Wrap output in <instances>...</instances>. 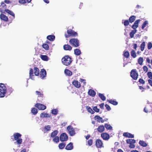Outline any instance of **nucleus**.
Returning a JSON list of instances; mask_svg holds the SVG:
<instances>
[{
    "label": "nucleus",
    "instance_id": "nucleus-1",
    "mask_svg": "<svg viewBox=\"0 0 152 152\" xmlns=\"http://www.w3.org/2000/svg\"><path fill=\"white\" fill-rule=\"evenodd\" d=\"M61 61L63 64L66 66L70 65L72 61V58L68 55L65 56L62 58Z\"/></svg>",
    "mask_w": 152,
    "mask_h": 152
},
{
    "label": "nucleus",
    "instance_id": "nucleus-2",
    "mask_svg": "<svg viewBox=\"0 0 152 152\" xmlns=\"http://www.w3.org/2000/svg\"><path fill=\"white\" fill-rule=\"evenodd\" d=\"M7 88L3 83H0V98L4 97L7 92Z\"/></svg>",
    "mask_w": 152,
    "mask_h": 152
},
{
    "label": "nucleus",
    "instance_id": "nucleus-3",
    "mask_svg": "<svg viewBox=\"0 0 152 152\" xmlns=\"http://www.w3.org/2000/svg\"><path fill=\"white\" fill-rule=\"evenodd\" d=\"M13 136L15 140L16 141L15 143L19 145L21 144L22 142V139L21 138V135L18 133H16L14 134Z\"/></svg>",
    "mask_w": 152,
    "mask_h": 152
},
{
    "label": "nucleus",
    "instance_id": "nucleus-4",
    "mask_svg": "<svg viewBox=\"0 0 152 152\" xmlns=\"http://www.w3.org/2000/svg\"><path fill=\"white\" fill-rule=\"evenodd\" d=\"M67 33L65 34V36L66 38H67L70 37H77L78 36L77 33L71 29H69L67 30Z\"/></svg>",
    "mask_w": 152,
    "mask_h": 152
},
{
    "label": "nucleus",
    "instance_id": "nucleus-5",
    "mask_svg": "<svg viewBox=\"0 0 152 152\" xmlns=\"http://www.w3.org/2000/svg\"><path fill=\"white\" fill-rule=\"evenodd\" d=\"M69 42L71 45L75 47H77L80 45L79 41L77 39H71Z\"/></svg>",
    "mask_w": 152,
    "mask_h": 152
},
{
    "label": "nucleus",
    "instance_id": "nucleus-6",
    "mask_svg": "<svg viewBox=\"0 0 152 152\" xmlns=\"http://www.w3.org/2000/svg\"><path fill=\"white\" fill-rule=\"evenodd\" d=\"M130 76L134 80H136L137 79L138 74L136 69H133L131 71Z\"/></svg>",
    "mask_w": 152,
    "mask_h": 152
},
{
    "label": "nucleus",
    "instance_id": "nucleus-7",
    "mask_svg": "<svg viewBox=\"0 0 152 152\" xmlns=\"http://www.w3.org/2000/svg\"><path fill=\"white\" fill-rule=\"evenodd\" d=\"M67 130L68 131L69 134L70 136H73L75 134V132L72 126L70 125L67 127Z\"/></svg>",
    "mask_w": 152,
    "mask_h": 152
},
{
    "label": "nucleus",
    "instance_id": "nucleus-8",
    "mask_svg": "<svg viewBox=\"0 0 152 152\" xmlns=\"http://www.w3.org/2000/svg\"><path fill=\"white\" fill-rule=\"evenodd\" d=\"M95 145L97 148H101L103 147V143L100 139H96V140Z\"/></svg>",
    "mask_w": 152,
    "mask_h": 152
},
{
    "label": "nucleus",
    "instance_id": "nucleus-9",
    "mask_svg": "<svg viewBox=\"0 0 152 152\" xmlns=\"http://www.w3.org/2000/svg\"><path fill=\"white\" fill-rule=\"evenodd\" d=\"M60 138V141L61 142H63L67 140L68 137L66 133H63L61 134Z\"/></svg>",
    "mask_w": 152,
    "mask_h": 152
},
{
    "label": "nucleus",
    "instance_id": "nucleus-10",
    "mask_svg": "<svg viewBox=\"0 0 152 152\" xmlns=\"http://www.w3.org/2000/svg\"><path fill=\"white\" fill-rule=\"evenodd\" d=\"M35 107L40 110H44L46 108V107L45 105L40 103L36 104L35 105Z\"/></svg>",
    "mask_w": 152,
    "mask_h": 152
},
{
    "label": "nucleus",
    "instance_id": "nucleus-11",
    "mask_svg": "<svg viewBox=\"0 0 152 152\" xmlns=\"http://www.w3.org/2000/svg\"><path fill=\"white\" fill-rule=\"evenodd\" d=\"M101 137L104 140H108L110 138L109 135L106 133H103L101 134Z\"/></svg>",
    "mask_w": 152,
    "mask_h": 152
},
{
    "label": "nucleus",
    "instance_id": "nucleus-12",
    "mask_svg": "<svg viewBox=\"0 0 152 152\" xmlns=\"http://www.w3.org/2000/svg\"><path fill=\"white\" fill-rule=\"evenodd\" d=\"M94 118L95 120L99 123L101 122L102 123H103L104 121V120H103L102 118L99 115H95L94 116Z\"/></svg>",
    "mask_w": 152,
    "mask_h": 152
},
{
    "label": "nucleus",
    "instance_id": "nucleus-13",
    "mask_svg": "<svg viewBox=\"0 0 152 152\" xmlns=\"http://www.w3.org/2000/svg\"><path fill=\"white\" fill-rule=\"evenodd\" d=\"M140 21V19L137 20L132 25V28L134 30H136V29L138 27L139 23Z\"/></svg>",
    "mask_w": 152,
    "mask_h": 152
},
{
    "label": "nucleus",
    "instance_id": "nucleus-14",
    "mask_svg": "<svg viewBox=\"0 0 152 152\" xmlns=\"http://www.w3.org/2000/svg\"><path fill=\"white\" fill-rule=\"evenodd\" d=\"M46 72L44 69H42L40 72V77L42 79H43L46 76Z\"/></svg>",
    "mask_w": 152,
    "mask_h": 152
},
{
    "label": "nucleus",
    "instance_id": "nucleus-15",
    "mask_svg": "<svg viewBox=\"0 0 152 152\" xmlns=\"http://www.w3.org/2000/svg\"><path fill=\"white\" fill-rule=\"evenodd\" d=\"M72 84L76 88H79L80 87V82L77 80H74L72 82Z\"/></svg>",
    "mask_w": 152,
    "mask_h": 152
},
{
    "label": "nucleus",
    "instance_id": "nucleus-16",
    "mask_svg": "<svg viewBox=\"0 0 152 152\" xmlns=\"http://www.w3.org/2000/svg\"><path fill=\"white\" fill-rule=\"evenodd\" d=\"M50 115L46 113L43 112L40 114V117L42 118H50Z\"/></svg>",
    "mask_w": 152,
    "mask_h": 152
},
{
    "label": "nucleus",
    "instance_id": "nucleus-17",
    "mask_svg": "<svg viewBox=\"0 0 152 152\" xmlns=\"http://www.w3.org/2000/svg\"><path fill=\"white\" fill-rule=\"evenodd\" d=\"M123 136L126 137L131 138L134 137V135L133 134L127 132L124 133L123 134Z\"/></svg>",
    "mask_w": 152,
    "mask_h": 152
},
{
    "label": "nucleus",
    "instance_id": "nucleus-18",
    "mask_svg": "<svg viewBox=\"0 0 152 152\" xmlns=\"http://www.w3.org/2000/svg\"><path fill=\"white\" fill-rule=\"evenodd\" d=\"M88 94L92 97L94 96L96 94V92L92 89H90L88 92Z\"/></svg>",
    "mask_w": 152,
    "mask_h": 152
},
{
    "label": "nucleus",
    "instance_id": "nucleus-19",
    "mask_svg": "<svg viewBox=\"0 0 152 152\" xmlns=\"http://www.w3.org/2000/svg\"><path fill=\"white\" fill-rule=\"evenodd\" d=\"M0 18L1 20L6 22H7L8 21V17L3 14H1Z\"/></svg>",
    "mask_w": 152,
    "mask_h": 152
},
{
    "label": "nucleus",
    "instance_id": "nucleus-20",
    "mask_svg": "<svg viewBox=\"0 0 152 152\" xmlns=\"http://www.w3.org/2000/svg\"><path fill=\"white\" fill-rule=\"evenodd\" d=\"M63 48L65 50L70 51L72 50V47L69 45H65L63 46Z\"/></svg>",
    "mask_w": 152,
    "mask_h": 152
},
{
    "label": "nucleus",
    "instance_id": "nucleus-21",
    "mask_svg": "<svg viewBox=\"0 0 152 152\" xmlns=\"http://www.w3.org/2000/svg\"><path fill=\"white\" fill-rule=\"evenodd\" d=\"M4 11L6 12L9 14L11 15L13 17V18L14 19L15 18V15L14 13L11 11L7 9H5Z\"/></svg>",
    "mask_w": 152,
    "mask_h": 152
},
{
    "label": "nucleus",
    "instance_id": "nucleus-22",
    "mask_svg": "<svg viewBox=\"0 0 152 152\" xmlns=\"http://www.w3.org/2000/svg\"><path fill=\"white\" fill-rule=\"evenodd\" d=\"M4 11L6 12L9 14L11 15L13 17V18L14 19L15 18V15L14 13L11 11L7 9H5Z\"/></svg>",
    "mask_w": 152,
    "mask_h": 152
},
{
    "label": "nucleus",
    "instance_id": "nucleus-23",
    "mask_svg": "<svg viewBox=\"0 0 152 152\" xmlns=\"http://www.w3.org/2000/svg\"><path fill=\"white\" fill-rule=\"evenodd\" d=\"M4 11L6 12L9 14L11 15L13 17V18L14 19L15 18V15L14 13L11 11L7 9H5Z\"/></svg>",
    "mask_w": 152,
    "mask_h": 152
},
{
    "label": "nucleus",
    "instance_id": "nucleus-24",
    "mask_svg": "<svg viewBox=\"0 0 152 152\" xmlns=\"http://www.w3.org/2000/svg\"><path fill=\"white\" fill-rule=\"evenodd\" d=\"M34 70L35 75L36 76H38L39 74V69L37 67H34Z\"/></svg>",
    "mask_w": 152,
    "mask_h": 152
},
{
    "label": "nucleus",
    "instance_id": "nucleus-25",
    "mask_svg": "<svg viewBox=\"0 0 152 152\" xmlns=\"http://www.w3.org/2000/svg\"><path fill=\"white\" fill-rule=\"evenodd\" d=\"M105 129L104 126L103 125L99 126L97 128V130L100 133L103 132L104 130Z\"/></svg>",
    "mask_w": 152,
    "mask_h": 152
},
{
    "label": "nucleus",
    "instance_id": "nucleus-26",
    "mask_svg": "<svg viewBox=\"0 0 152 152\" xmlns=\"http://www.w3.org/2000/svg\"><path fill=\"white\" fill-rule=\"evenodd\" d=\"M73 148V144L72 142H70L66 146L65 149L67 150H71Z\"/></svg>",
    "mask_w": 152,
    "mask_h": 152
},
{
    "label": "nucleus",
    "instance_id": "nucleus-27",
    "mask_svg": "<svg viewBox=\"0 0 152 152\" xmlns=\"http://www.w3.org/2000/svg\"><path fill=\"white\" fill-rule=\"evenodd\" d=\"M107 102H108L109 103L112 104L114 105H117L118 104V102L112 99L109 100L107 99Z\"/></svg>",
    "mask_w": 152,
    "mask_h": 152
},
{
    "label": "nucleus",
    "instance_id": "nucleus-28",
    "mask_svg": "<svg viewBox=\"0 0 152 152\" xmlns=\"http://www.w3.org/2000/svg\"><path fill=\"white\" fill-rule=\"evenodd\" d=\"M64 73L67 75L68 76H71L72 75V72L68 69H65Z\"/></svg>",
    "mask_w": 152,
    "mask_h": 152
},
{
    "label": "nucleus",
    "instance_id": "nucleus-29",
    "mask_svg": "<svg viewBox=\"0 0 152 152\" xmlns=\"http://www.w3.org/2000/svg\"><path fill=\"white\" fill-rule=\"evenodd\" d=\"M0 7H1V8H0V12H3L2 8H3L5 9H6V8H7L6 5L4 2H1Z\"/></svg>",
    "mask_w": 152,
    "mask_h": 152
},
{
    "label": "nucleus",
    "instance_id": "nucleus-30",
    "mask_svg": "<svg viewBox=\"0 0 152 152\" xmlns=\"http://www.w3.org/2000/svg\"><path fill=\"white\" fill-rule=\"evenodd\" d=\"M47 38L49 40L53 41L55 39V36L53 35H49L47 37Z\"/></svg>",
    "mask_w": 152,
    "mask_h": 152
},
{
    "label": "nucleus",
    "instance_id": "nucleus-31",
    "mask_svg": "<svg viewBox=\"0 0 152 152\" xmlns=\"http://www.w3.org/2000/svg\"><path fill=\"white\" fill-rule=\"evenodd\" d=\"M136 17L134 15L131 16L129 18V21L130 23H132L135 20Z\"/></svg>",
    "mask_w": 152,
    "mask_h": 152
},
{
    "label": "nucleus",
    "instance_id": "nucleus-32",
    "mask_svg": "<svg viewBox=\"0 0 152 152\" xmlns=\"http://www.w3.org/2000/svg\"><path fill=\"white\" fill-rule=\"evenodd\" d=\"M126 143L130 144H134L135 143V140L134 139H127L126 140Z\"/></svg>",
    "mask_w": 152,
    "mask_h": 152
},
{
    "label": "nucleus",
    "instance_id": "nucleus-33",
    "mask_svg": "<svg viewBox=\"0 0 152 152\" xmlns=\"http://www.w3.org/2000/svg\"><path fill=\"white\" fill-rule=\"evenodd\" d=\"M41 59L44 61H48V57L46 55H41L40 56Z\"/></svg>",
    "mask_w": 152,
    "mask_h": 152
},
{
    "label": "nucleus",
    "instance_id": "nucleus-34",
    "mask_svg": "<svg viewBox=\"0 0 152 152\" xmlns=\"http://www.w3.org/2000/svg\"><path fill=\"white\" fill-rule=\"evenodd\" d=\"M81 51L79 49L77 48L74 50V53L75 55L79 56L81 54Z\"/></svg>",
    "mask_w": 152,
    "mask_h": 152
},
{
    "label": "nucleus",
    "instance_id": "nucleus-35",
    "mask_svg": "<svg viewBox=\"0 0 152 152\" xmlns=\"http://www.w3.org/2000/svg\"><path fill=\"white\" fill-rule=\"evenodd\" d=\"M137 30H132V31L130 33V36L131 38L134 37V35L137 32Z\"/></svg>",
    "mask_w": 152,
    "mask_h": 152
},
{
    "label": "nucleus",
    "instance_id": "nucleus-36",
    "mask_svg": "<svg viewBox=\"0 0 152 152\" xmlns=\"http://www.w3.org/2000/svg\"><path fill=\"white\" fill-rule=\"evenodd\" d=\"M33 74L34 73L33 69L32 68L30 69L29 70V77L32 79H33V77L34 76Z\"/></svg>",
    "mask_w": 152,
    "mask_h": 152
},
{
    "label": "nucleus",
    "instance_id": "nucleus-37",
    "mask_svg": "<svg viewBox=\"0 0 152 152\" xmlns=\"http://www.w3.org/2000/svg\"><path fill=\"white\" fill-rule=\"evenodd\" d=\"M139 144L143 147H146L147 146V144L144 141L142 140H140L139 142Z\"/></svg>",
    "mask_w": 152,
    "mask_h": 152
},
{
    "label": "nucleus",
    "instance_id": "nucleus-38",
    "mask_svg": "<svg viewBox=\"0 0 152 152\" xmlns=\"http://www.w3.org/2000/svg\"><path fill=\"white\" fill-rule=\"evenodd\" d=\"M58 133V131L57 130H55L51 134V137H56V136L57 134Z\"/></svg>",
    "mask_w": 152,
    "mask_h": 152
},
{
    "label": "nucleus",
    "instance_id": "nucleus-39",
    "mask_svg": "<svg viewBox=\"0 0 152 152\" xmlns=\"http://www.w3.org/2000/svg\"><path fill=\"white\" fill-rule=\"evenodd\" d=\"M123 56L126 58H128L129 56V53L128 51H124V52Z\"/></svg>",
    "mask_w": 152,
    "mask_h": 152
},
{
    "label": "nucleus",
    "instance_id": "nucleus-40",
    "mask_svg": "<svg viewBox=\"0 0 152 152\" xmlns=\"http://www.w3.org/2000/svg\"><path fill=\"white\" fill-rule=\"evenodd\" d=\"M66 144L64 142H61L59 144L58 147L60 149H63L65 147Z\"/></svg>",
    "mask_w": 152,
    "mask_h": 152
},
{
    "label": "nucleus",
    "instance_id": "nucleus-41",
    "mask_svg": "<svg viewBox=\"0 0 152 152\" xmlns=\"http://www.w3.org/2000/svg\"><path fill=\"white\" fill-rule=\"evenodd\" d=\"M99 96L102 100L104 101L106 100V98L103 94L99 93Z\"/></svg>",
    "mask_w": 152,
    "mask_h": 152
},
{
    "label": "nucleus",
    "instance_id": "nucleus-42",
    "mask_svg": "<svg viewBox=\"0 0 152 152\" xmlns=\"http://www.w3.org/2000/svg\"><path fill=\"white\" fill-rule=\"evenodd\" d=\"M42 47L45 50H48L49 49V46L47 44H43L42 45Z\"/></svg>",
    "mask_w": 152,
    "mask_h": 152
},
{
    "label": "nucleus",
    "instance_id": "nucleus-43",
    "mask_svg": "<svg viewBox=\"0 0 152 152\" xmlns=\"http://www.w3.org/2000/svg\"><path fill=\"white\" fill-rule=\"evenodd\" d=\"M104 126L105 128L107 130H110L112 129V127L110 125L107 124H105Z\"/></svg>",
    "mask_w": 152,
    "mask_h": 152
},
{
    "label": "nucleus",
    "instance_id": "nucleus-44",
    "mask_svg": "<svg viewBox=\"0 0 152 152\" xmlns=\"http://www.w3.org/2000/svg\"><path fill=\"white\" fill-rule=\"evenodd\" d=\"M86 108L88 111L89 112L92 114H93L94 113V112L92 110V109L90 107L87 106Z\"/></svg>",
    "mask_w": 152,
    "mask_h": 152
},
{
    "label": "nucleus",
    "instance_id": "nucleus-45",
    "mask_svg": "<svg viewBox=\"0 0 152 152\" xmlns=\"http://www.w3.org/2000/svg\"><path fill=\"white\" fill-rule=\"evenodd\" d=\"M148 24V22L147 20H145L142 24V29H144V28Z\"/></svg>",
    "mask_w": 152,
    "mask_h": 152
},
{
    "label": "nucleus",
    "instance_id": "nucleus-46",
    "mask_svg": "<svg viewBox=\"0 0 152 152\" xmlns=\"http://www.w3.org/2000/svg\"><path fill=\"white\" fill-rule=\"evenodd\" d=\"M131 54L132 57L133 58H135L136 56V54L135 51L134 50H132L131 52Z\"/></svg>",
    "mask_w": 152,
    "mask_h": 152
},
{
    "label": "nucleus",
    "instance_id": "nucleus-47",
    "mask_svg": "<svg viewBox=\"0 0 152 152\" xmlns=\"http://www.w3.org/2000/svg\"><path fill=\"white\" fill-rule=\"evenodd\" d=\"M145 46V42H142L140 45V49L141 51H142L144 50Z\"/></svg>",
    "mask_w": 152,
    "mask_h": 152
},
{
    "label": "nucleus",
    "instance_id": "nucleus-48",
    "mask_svg": "<svg viewBox=\"0 0 152 152\" xmlns=\"http://www.w3.org/2000/svg\"><path fill=\"white\" fill-rule=\"evenodd\" d=\"M138 62L139 64L142 65L143 62V59L142 57H140L138 59Z\"/></svg>",
    "mask_w": 152,
    "mask_h": 152
},
{
    "label": "nucleus",
    "instance_id": "nucleus-49",
    "mask_svg": "<svg viewBox=\"0 0 152 152\" xmlns=\"http://www.w3.org/2000/svg\"><path fill=\"white\" fill-rule=\"evenodd\" d=\"M31 112L34 115H36L38 111L37 109L35 108H33L31 110Z\"/></svg>",
    "mask_w": 152,
    "mask_h": 152
},
{
    "label": "nucleus",
    "instance_id": "nucleus-50",
    "mask_svg": "<svg viewBox=\"0 0 152 152\" xmlns=\"http://www.w3.org/2000/svg\"><path fill=\"white\" fill-rule=\"evenodd\" d=\"M53 141L56 142V143H58L59 141V137L58 136H56L54 137V138L53 139Z\"/></svg>",
    "mask_w": 152,
    "mask_h": 152
},
{
    "label": "nucleus",
    "instance_id": "nucleus-51",
    "mask_svg": "<svg viewBox=\"0 0 152 152\" xmlns=\"http://www.w3.org/2000/svg\"><path fill=\"white\" fill-rule=\"evenodd\" d=\"M58 110L57 109H53L51 111V113L53 114L56 115L58 114Z\"/></svg>",
    "mask_w": 152,
    "mask_h": 152
},
{
    "label": "nucleus",
    "instance_id": "nucleus-52",
    "mask_svg": "<svg viewBox=\"0 0 152 152\" xmlns=\"http://www.w3.org/2000/svg\"><path fill=\"white\" fill-rule=\"evenodd\" d=\"M50 126L49 125H47L45 126L44 128V129L45 131H49L50 130Z\"/></svg>",
    "mask_w": 152,
    "mask_h": 152
},
{
    "label": "nucleus",
    "instance_id": "nucleus-53",
    "mask_svg": "<svg viewBox=\"0 0 152 152\" xmlns=\"http://www.w3.org/2000/svg\"><path fill=\"white\" fill-rule=\"evenodd\" d=\"M129 21L128 20H125L124 22V25L125 26H127L129 24Z\"/></svg>",
    "mask_w": 152,
    "mask_h": 152
},
{
    "label": "nucleus",
    "instance_id": "nucleus-54",
    "mask_svg": "<svg viewBox=\"0 0 152 152\" xmlns=\"http://www.w3.org/2000/svg\"><path fill=\"white\" fill-rule=\"evenodd\" d=\"M93 110L96 112L98 113L99 111V109L97 108V106H95L93 107Z\"/></svg>",
    "mask_w": 152,
    "mask_h": 152
},
{
    "label": "nucleus",
    "instance_id": "nucleus-55",
    "mask_svg": "<svg viewBox=\"0 0 152 152\" xmlns=\"http://www.w3.org/2000/svg\"><path fill=\"white\" fill-rule=\"evenodd\" d=\"M92 143L93 140L91 139L88 140V144L90 146H91L92 145Z\"/></svg>",
    "mask_w": 152,
    "mask_h": 152
},
{
    "label": "nucleus",
    "instance_id": "nucleus-56",
    "mask_svg": "<svg viewBox=\"0 0 152 152\" xmlns=\"http://www.w3.org/2000/svg\"><path fill=\"white\" fill-rule=\"evenodd\" d=\"M148 77L150 78L152 80V73L151 72H149L148 73Z\"/></svg>",
    "mask_w": 152,
    "mask_h": 152
},
{
    "label": "nucleus",
    "instance_id": "nucleus-57",
    "mask_svg": "<svg viewBox=\"0 0 152 152\" xmlns=\"http://www.w3.org/2000/svg\"><path fill=\"white\" fill-rule=\"evenodd\" d=\"M139 82L141 84H144L145 83V81L142 79L140 78L139 80Z\"/></svg>",
    "mask_w": 152,
    "mask_h": 152
},
{
    "label": "nucleus",
    "instance_id": "nucleus-58",
    "mask_svg": "<svg viewBox=\"0 0 152 152\" xmlns=\"http://www.w3.org/2000/svg\"><path fill=\"white\" fill-rule=\"evenodd\" d=\"M152 47V44L151 42H148V49H151Z\"/></svg>",
    "mask_w": 152,
    "mask_h": 152
},
{
    "label": "nucleus",
    "instance_id": "nucleus-59",
    "mask_svg": "<svg viewBox=\"0 0 152 152\" xmlns=\"http://www.w3.org/2000/svg\"><path fill=\"white\" fill-rule=\"evenodd\" d=\"M105 107L108 111H110L111 110L110 107L107 104H106Z\"/></svg>",
    "mask_w": 152,
    "mask_h": 152
},
{
    "label": "nucleus",
    "instance_id": "nucleus-60",
    "mask_svg": "<svg viewBox=\"0 0 152 152\" xmlns=\"http://www.w3.org/2000/svg\"><path fill=\"white\" fill-rule=\"evenodd\" d=\"M19 2L20 4H25L26 2V0H19Z\"/></svg>",
    "mask_w": 152,
    "mask_h": 152
},
{
    "label": "nucleus",
    "instance_id": "nucleus-61",
    "mask_svg": "<svg viewBox=\"0 0 152 152\" xmlns=\"http://www.w3.org/2000/svg\"><path fill=\"white\" fill-rule=\"evenodd\" d=\"M143 69L144 71H145V72H147L148 70V67L146 66H144L143 67Z\"/></svg>",
    "mask_w": 152,
    "mask_h": 152
},
{
    "label": "nucleus",
    "instance_id": "nucleus-62",
    "mask_svg": "<svg viewBox=\"0 0 152 152\" xmlns=\"http://www.w3.org/2000/svg\"><path fill=\"white\" fill-rule=\"evenodd\" d=\"M80 81L81 82H82L84 84H85H85H86V80H85V79H80Z\"/></svg>",
    "mask_w": 152,
    "mask_h": 152
},
{
    "label": "nucleus",
    "instance_id": "nucleus-63",
    "mask_svg": "<svg viewBox=\"0 0 152 152\" xmlns=\"http://www.w3.org/2000/svg\"><path fill=\"white\" fill-rule=\"evenodd\" d=\"M104 103H102L99 105L100 108L102 109H103L104 108Z\"/></svg>",
    "mask_w": 152,
    "mask_h": 152
},
{
    "label": "nucleus",
    "instance_id": "nucleus-64",
    "mask_svg": "<svg viewBox=\"0 0 152 152\" xmlns=\"http://www.w3.org/2000/svg\"><path fill=\"white\" fill-rule=\"evenodd\" d=\"M129 147L131 148H134L135 147V145L133 144H130Z\"/></svg>",
    "mask_w": 152,
    "mask_h": 152
}]
</instances>
